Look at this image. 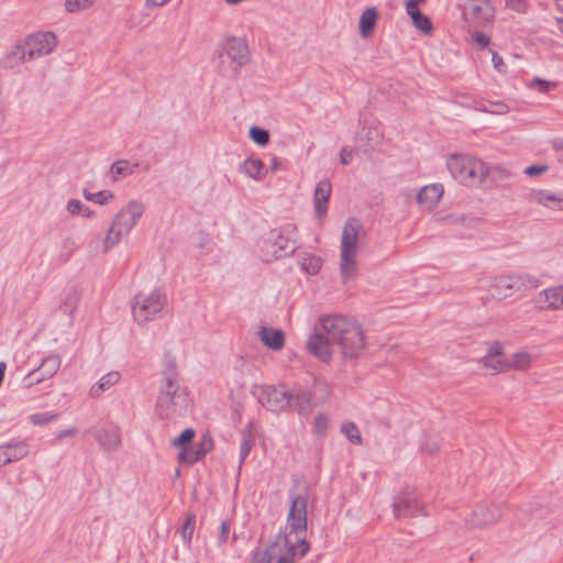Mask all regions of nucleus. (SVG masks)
Returning <instances> with one entry per match:
<instances>
[{"label": "nucleus", "instance_id": "obj_1", "mask_svg": "<svg viewBox=\"0 0 563 563\" xmlns=\"http://www.w3.org/2000/svg\"><path fill=\"white\" fill-rule=\"evenodd\" d=\"M334 344L340 346L343 357L355 358L365 347L364 332L355 321L343 316L321 317L307 341V347L320 361L329 362L332 356L331 345Z\"/></svg>", "mask_w": 563, "mask_h": 563}, {"label": "nucleus", "instance_id": "obj_2", "mask_svg": "<svg viewBox=\"0 0 563 563\" xmlns=\"http://www.w3.org/2000/svg\"><path fill=\"white\" fill-rule=\"evenodd\" d=\"M289 500L286 532L278 533L268 547L254 550L250 563H294L295 558H302L309 551L310 544L306 539L292 541L289 537L307 530L308 494L290 492Z\"/></svg>", "mask_w": 563, "mask_h": 563}, {"label": "nucleus", "instance_id": "obj_3", "mask_svg": "<svg viewBox=\"0 0 563 563\" xmlns=\"http://www.w3.org/2000/svg\"><path fill=\"white\" fill-rule=\"evenodd\" d=\"M364 236L365 230L360 220L351 218L345 222L340 245V274L344 283L357 274V249Z\"/></svg>", "mask_w": 563, "mask_h": 563}, {"label": "nucleus", "instance_id": "obj_4", "mask_svg": "<svg viewBox=\"0 0 563 563\" xmlns=\"http://www.w3.org/2000/svg\"><path fill=\"white\" fill-rule=\"evenodd\" d=\"M446 165L452 177L467 187H479L489 175L487 164L471 155L452 154Z\"/></svg>", "mask_w": 563, "mask_h": 563}, {"label": "nucleus", "instance_id": "obj_5", "mask_svg": "<svg viewBox=\"0 0 563 563\" xmlns=\"http://www.w3.org/2000/svg\"><path fill=\"white\" fill-rule=\"evenodd\" d=\"M190 399L185 389L176 383V374L169 372L165 375V385L161 388L156 402V412L162 419L183 416L189 407Z\"/></svg>", "mask_w": 563, "mask_h": 563}, {"label": "nucleus", "instance_id": "obj_6", "mask_svg": "<svg viewBox=\"0 0 563 563\" xmlns=\"http://www.w3.org/2000/svg\"><path fill=\"white\" fill-rule=\"evenodd\" d=\"M58 43L53 32H37L29 35L23 44L15 45L7 55L8 63H23L51 54Z\"/></svg>", "mask_w": 563, "mask_h": 563}, {"label": "nucleus", "instance_id": "obj_7", "mask_svg": "<svg viewBox=\"0 0 563 563\" xmlns=\"http://www.w3.org/2000/svg\"><path fill=\"white\" fill-rule=\"evenodd\" d=\"M250 62L246 42L239 37H229L219 52V69L223 76L236 78L240 69Z\"/></svg>", "mask_w": 563, "mask_h": 563}, {"label": "nucleus", "instance_id": "obj_8", "mask_svg": "<svg viewBox=\"0 0 563 563\" xmlns=\"http://www.w3.org/2000/svg\"><path fill=\"white\" fill-rule=\"evenodd\" d=\"M167 303L166 295L161 289L150 292H139L132 300L133 319L139 324H144L161 316Z\"/></svg>", "mask_w": 563, "mask_h": 563}, {"label": "nucleus", "instance_id": "obj_9", "mask_svg": "<svg viewBox=\"0 0 563 563\" xmlns=\"http://www.w3.org/2000/svg\"><path fill=\"white\" fill-rule=\"evenodd\" d=\"M253 394L269 411L279 412L289 409V390L284 385L256 386Z\"/></svg>", "mask_w": 563, "mask_h": 563}, {"label": "nucleus", "instance_id": "obj_10", "mask_svg": "<svg viewBox=\"0 0 563 563\" xmlns=\"http://www.w3.org/2000/svg\"><path fill=\"white\" fill-rule=\"evenodd\" d=\"M464 20L475 26H485L494 18V8L489 0H470L463 8Z\"/></svg>", "mask_w": 563, "mask_h": 563}, {"label": "nucleus", "instance_id": "obj_11", "mask_svg": "<svg viewBox=\"0 0 563 563\" xmlns=\"http://www.w3.org/2000/svg\"><path fill=\"white\" fill-rule=\"evenodd\" d=\"M271 233L280 258L292 255L298 249L297 227L295 224L287 223L272 230Z\"/></svg>", "mask_w": 563, "mask_h": 563}, {"label": "nucleus", "instance_id": "obj_12", "mask_svg": "<svg viewBox=\"0 0 563 563\" xmlns=\"http://www.w3.org/2000/svg\"><path fill=\"white\" fill-rule=\"evenodd\" d=\"M393 510L397 519L411 518L423 511V505L415 492L406 490L395 497Z\"/></svg>", "mask_w": 563, "mask_h": 563}, {"label": "nucleus", "instance_id": "obj_13", "mask_svg": "<svg viewBox=\"0 0 563 563\" xmlns=\"http://www.w3.org/2000/svg\"><path fill=\"white\" fill-rule=\"evenodd\" d=\"M93 437L103 451H117L121 444V429L113 422H103L95 427Z\"/></svg>", "mask_w": 563, "mask_h": 563}, {"label": "nucleus", "instance_id": "obj_14", "mask_svg": "<svg viewBox=\"0 0 563 563\" xmlns=\"http://www.w3.org/2000/svg\"><path fill=\"white\" fill-rule=\"evenodd\" d=\"M144 212V206L139 201H131L122 208L112 221L125 235L136 225Z\"/></svg>", "mask_w": 563, "mask_h": 563}, {"label": "nucleus", "instance_id": "obj_15", "mask_svg": "<svg viewBox=\"0 0 563 563\" xmlns=\"http://www.w3.org/2000/svg\"><path fill=\"white\" fill-rule=\"evenodd\" d=\"M536 303L543 311L563 310V284L542 289L536 297Z\"/></svg>", "mask_w": 563, "mask_h": 563}, {"label": "nucleus", "instance_id": "obj_16", "mask_svg": "<svg viewBox=\"0 0 563 563\" xmlns=\"http://www.w3.org/2000/svg\"><path fill=\"white\" fill-rule=\"evenodd\" d=\"M501 517L500 508L495 505H478L467 519L472 528H484L495 523Z\"/></svg>", "mask_w": 563, "mask_h": 563}, {"label": "nucleus", "instance_id": "obj_17", "mask_svg": "<svg viewBox=\"0 0 563 563\" xmlns=\"http://www.w3.org/2000/svg\"><path fill=\"white\" fill-rule=\"evenodd\" d=\"M317 405L318 401L309 389L303 387L289 389V408L295 409L299 415L309 413Z\"/></svg>", "mask_w": 563, "mask_h": 563}, {"label": "nucleus", "instance_id": "obj_18", "mask_svg": "<svg viewBox=\"0 0 563 563\" xmlns=\"http://www.w3.org/2000/svg\"><path fill=\"white\" fill-rule=\"evenodd\" d=\"M30 453V446L24 440H13L0 445V467L20 461Z\"/></svg>", "mask_w": 563, "mask_h": 563}, {"label": "nucleus", "instance_id": "obj_19", "mask_svg": "<svg viewBox=\"0 0 563 563\" xmlns=\"http://www.w3.org/2000/svg\"><path fill=\"white\" fill-rule=\"evenodd\" d=\"M528 199L547 209L563 211V192H553L547 189H533L528 194Z\"/></svg>", "mask_w": 563, "mask_h": 563}, {"label": "nucleus", "instance_id": "obj_20", "mask_svg": "<svg viewBox=\"0 0 563 563\" xmlns=\"http://www.w3.org/2000/svg\"><path fill=\"white\" fill-rule=\"evenodd\" d=\"M332 192V186L330 180L323 179L320 180L313 194V208L316 216L321 219L325 216L328 210V202Z\"/></svg>", "mask_w": 563, "mask_h": 563}, {"label": "nucleus", "instance_id": "obj_21", "mask_svg": "<svg viewBox=\"0 0 563 563\" xmlns=\"http://www.w3.org/2000/svg\"><path fill=\"white\" fill-rule=\"evenodd\" d=\"M443 194H444L443 185L430 184V185L423 186L419 190V192L417 195V202L423 207L431 209V208H434L439 203Z\"/></svg>", "mask_w": 563, "mask_h": 563}, {"label": "nucleus", "instance_id": "obj_22", "mask_svg": "<svg viewBox=\"0 0 563 563\" xmlns=\"http://www.w3.org/2000/svg\"><path fill=\"white\" fill-rule=\"evenodd\" d=\"M488 292L497 300H503L515 294L514 284L510 275H499L493 278Z\"/></svg>", "mask_w": 563, "mask_h": 563}, {"label": "nucleus", "instance_id": "obj_23", "mask_svg": "<svg viewBox=\"0 0 563 563\" xmlns=\"http://www.w3.org/2000/svg\"><path fill=\"white\" fill-rule=\"evenodd\" d=\"M258 335L261 342L272 350L278 351L285 345V334L279 329L263 327Z\"/></svg>", "mask_w": 563, "mask_h": 563}, {"label": "nucleus", "instance_id": "obj_24", "mask_svg": "<svg viewBox=\"0 0 563 563\" xmlns=\"http://www.w3.org/2000/svg\"><path fill=\"white\" fill-rule=\"evenodd\" d=\"M510 279L514 284L515 292L534 289L541 285L538 276L525 272L510 274Z\"/></svg>", "mask_w": 563, "mask_h": 563}, {"label": "nucleus", "instance_id": "obj_25", "mask_svg": "<svg viewBox=\"0 0 563 563\" xmlns=\"http://www.w3.org/2000/svg\"><path fill=\"white\" fill-rule=\"evenodd\" d=\"M60 364V357L56 354H52L45 357L40 366L35 368L36 372H40V376H36L35 383H41L53 377L59 369Z\"/></svg>", "mask_w": 563, "mask_h": 563}, {"label": "nucleus", "instance_id": "obj_26", "mask_svg": "<svg viewBox=\"0 0 563 563\" xmlns=\"http://www.w3.org/2000/svg\"><path fill=\"white\" fill-rule=\"evenodd\" d=\"M378 20V11L375 7L366 8L360 18L358 30L362 37L366 38L372 35L376 22Z\"/></svg>", "mask_w": 563, "mask_h": 563}, {"label": "nucleus", "instance_id": "obj_27", "mask_svg": "<svg viewBox=\"0 0 563 563\" xmlns=\"http://www.w3.org/2000/svg\"><path fill=\"white\" fill-rule=\"evenodd\" d=\"M241 170L250 178L263 180L266 174L263 162L258 158H247L241 164Z\"/></svg>", "mask_w": 563, "mask_h": 563}, {"label": "nucleus", "instance_id": "obj_28", "mask_svg": "<svg viewBox=\"0 0 563 563\" xmlns=\"http://www.w3.org/2000/svg\"><path fill=\"white\" fill-rule=\"evenodd\" d=\"M137 167L139 163L131 164L126 159H119L110 167L111 178L113 181H117L120 177H128L132 175Z\"/></svg>", "mask_w": 563, "mask_h": 563}, {"label": "nucleus", "instance_id": "obj_29", "mask_svg": "<svg viewBox=\"0 0 563 563\" xmlns=\"http://www.w3.org/2000/svg\"><path fill=\"white\" fill-rule=\"evenodd\" d=\"M260 252L261 257L264 262L271 263L273 261L279 260V254L276 249L275 241L272 236V233L269 232L267 238H264L260 243Z\"/></svg>", "mask_w": 563, "mask_h": 563}, {"label": "nucleus", "instance_id": "obj_30", "mask_svg": "<svg viewBox=\"0 0 563 563\" xmlns=\"http://www.w3.org/2000/svg\"><path fill=\"white\" fill-rule=\"evenodd\" d=\"M120 380L119 372H110L103 375L97 385L90 388L91 397H99L104 390L109 389L111 386L115 385Z\"/></svg>", "mask_w": 563, "mask_h": 563}, {"label": "nucleus", "instance_id": "obj_31", "mask_svg": "<svg viewBox=\"0 0 563 563\" xmlns=\"http://www.w3.org/2000/svg\"><path fill=\"white\" fill-rule=\"evenodd\" d=\"M252 428H253L252 422H249V424L242 431V434H241L240 466L243 464L245 459L249 456V454L254 445V442H255Z\"/></svg>", "mask_w": 563, "mask_h": 563}, {"label": "nucleus", "instance_id": "obj_32", "mask_svg": "<svg viewBox=\"0 0 563 563\" xmlns=\"http://www.w3.org/2000/svg\"><path fill=\"white\" fill-rule=\"evenodd\" d=\"M532 356L526 351L516 352L509 361H507V368L516 371H526L531 366Z\"/></svg>", "mask_w": 563, "mask_h": 563}, {"label": "nucleus", "instance_id": "obj_33", "mask_svg": "<svg viewBox=\"0 0 563 563\" xmlns=\"http://www.w3.org/2000/svg\"><path fill=\"white\" fill-rule=\"evenodd\" d=\"M484 368L488 369L492 375L507 372V360L505 357H497L484 355L481 360Z\"/></svg>", "mask_w": 563, "mask_h": 563}, {"label": "nucleus", "instance_id": "obj_34", "mask_svg": "<svg viewBox=\"0 0 563 563\" xmlns=\"http://www.w3.org/2000/svg\"><path fill=\"white\" fill-rule=\"evenodd\" d=\"M322 266V260L314 254H307L301 258L300 267L309 275H316Z\"/></svg>", "mask_w": 563, "mask_h": 563}, {"label": "nucleus", "instance_id": "obj_35", "mask_svg": "<svg viewBox=\"0 0 563 563\" xmlns=\"http://www.w3.org/2000/svg\"><path fill=\"white\" fill-rule=\"evenodd\" d=\"M125 234L121 232L114 224H111L104 240H103V252L107 253L112 247L118 245Z\"/></svg>", "mask_w": 563, "mask_h": 563}, {"label": "nucleus", "instance_id": "obj_36", "mask_svg": "<svg viewBox=\"0 0 563 563\" xmlns=\"http://www.w3.org/2000/svg\"><path fill=\"white\" fill-rule=\"evenodd\" d=\"M77 250V244L75 240L70 236H67L60 242V252L58 258L60 262L66 263L70 260L74 253Z\"/></svg>", "mask_w": 563, "mask_h": 563}, {"label": "nucleus", "instance_id": "obj_37", "mask_svg": "<svg viewBox=\"0 0 563 563\" xmlns=\"http://www.w3.org/2000/svg\"><path fill=\"white\" fill-rule=\"evenodd\" d=\"M341 432L346 437V439L356 445L362 444V437L357 426L354 422H345L341 427Z\"/></svg>", "mask_w": 563, "mask_h": 563}, {"label": "nucleus", "instance_id": "obj_38", "mask_svg": "<svg viewBox=\"0 0 563 563\" xmlns=\"http://www.w3.org/2000/svg\"><path fill=\"white\" fill-rule=\"evenodd\" d=\"M96 0H65V10L68 13H76L92 8Z\"/></svg>", "mask_w": 563, "mask_h": 563}, {"label": "nucleus", "instance_id": "obj_39", "mask_svg": "<svg viewBox=\"0 0 563 563\" xmlns=\"http://www.w3.org/2000/svg\"><path fill=\"white\" fill-rule=\"evenodd\" d=\"M412 23L415 27L422 33H430L432 31V23L430 19L421 12H416L413 16H411Z\"/></svg>", "mask_w": 563, "mask_h": 563}, {"label": "nucleus", "instance_id": "obj_40", "mask_svg": "<svg viewBox=\"0 0 563 563\" xmlns=\"http://www.w3.org/2000/svg\"><path fill=\"white\" fill-rule=\"evenodd\" d=\"M84 197L89 201H93L99 205H104L113 197V194L109 190H100L98 192H90L87 189H85Z\"/></svg>", "mask_w": 563, "mask_h": 563}, {"label": "nucleus", "instance_id": "obj_41", "mask_svg": "<svg viewBox=\"0 0 563 563\" xmlns=\"http://www.w3.org/2000/svg\"><path fill=\"white\" fill-rule=\"evenodd\" d=\"M250 137L252 139L253 142L261 146H264L269 142L268 131L261 129L258 126H252L250 129Z\"/></svg>", "mask_w": 563, "mask_h": 563}, {"label": "nucleus", "instance_id": "obj_42", "mask_svg": "<svg viewBox=\"0 0 563 563\" xmlns=\"http://www.w3.org/2000/svg\"><path fill=\"white\" fill-rule=\"evenodd\" d=\"M58 417L55 412H42V413H34L29 417V420L34 426H44L47 424L54 420H56Z\"/></svg>", "mask_w": 563, "mask_h": 563}, {"label": "nucleus", "instance_id": "obj_43", "mask_svg": "<svg viewBox=\"0 0 563 563\" xmlns=\"http://www.w3.org/2000/svg\"><path fill=\"white\" fill-rule=\"evenodd\" d=\"M529 88H534L542 93L549 92L551 89L556 87V84L553 81H548L541 78H533L531 81L527 84Z\"/></svg>", "mask_w": 563, "mask_h": 563}, {"label": "nucleus", "instance_id": "obj_44", "mask_svg": "<svg viewBox=\"0 0 563 563\" xmlns=\"http://www.w3.org/2000/svg\"><path fill=\"white\" fill-rule=\"evenodd\" d=\"M196 516L194 514L188 515L183 529L181 536L186 542H190L195 531Z\"/></svg>", "mask_w": 563, "mask_h": 563}, {"label": "nucleus", "instance_id": "obj_45", "mask_svg": "<svg viewBox=\"0 0 563 563\" xmlns=\"http://www.w3.org/2000/svg\"><path fill=\"white\" fill-rule=\"evenodd\" d=\"M195 437V430L191 428L185 429L179 437L172 441V445L175 448H186V444L190 443Z\"/></svg>", "mask_w": 563, "mask_h": 563}, {"label": "nucleus", "instance_id": "obj_46", "mask_svg": "<svg viewBox=\"0 0 563 563\" xmlns=\"http://www.w3.org/2000/svg\"><path fill=\"white\" fill-rule=\"evenodd\" d=\"M179 460L186 464H194L201 459L198 455L197 451H195V449L192 446V448H183V450L179 452Z\"/></svg>", "mask_w": 563, "mask_h": 563}, {"label": "nucleus", "instance_id": "obj_47", "mask_svg": "<svg viewBox=\"0 0 563 563\" xmlns=\"http://www.w3.org/2000/svg\"><path fill=\"white\" fill-rule=\"evenodd\" d=\"M213 442L210 437L203 435L198 444L194 446L200 459H202L209 451H211Z\"/></svg>", "mask_w": 563, "mask_h": 563}, {"label": "nucleus", "instance_id": "obj_48", "mask_svg": "<svg viewBox=\"0 0 563 563\" xmlns=\"http://www.w3.org/2000/svg\"><path fill=\"white\" fill-rule=\"evenodd\" d=\"M329 419L327 416L320 413L314 418V429L317 433H323L328 429Z\"/></svg>", "mask_w": 563, "mask_h": 563}, {"label": "nucleus", "instance_id": "obj_49", "mask_svg": "<svg viewBox=\"0 0 563 563\" xmlns=\"http://www.w3.org/2000/svg\"><path fill=\"white\" fill-rule=\"evenodd\" d=\"M492 63H493L494 68L498 73H500V74L507 73V65L505 64L503 57L497 52H493Z\"/></svg>", "mask_w": 563, "mask_h": 563}, {"label": "nucleus", "instance_id": "obj_50", "mask_svg": "<svg viewBox=\"0 0 563 563\" xmlns=\"http://www.w3.org/2000/svg\"><path fill=\"white\" fill-rule=\"evenodd\" d=\"M82 206H84V203L80 200L70 199L67 202L66 209L70 214L76 216V214H80L82 212Z\"/></svg>", "mask_w": 563, "mask_h": 563}, {"label": "nucleus", "instance_id": "obj_51", "mask_svg": "<svg viewBox=\"0 0 563 563\" xmlns=\"http://www.w3.org/2000/svg\"><path fill=\"white\" fill-rule=\"evenodd\" d=\"M78 299H79V297H78L77 291L76 290H70L66 295L64 305H65V307H67V309L69 311H73L76 308Z\"/></svg>", "mask_w": 563, "mask_h": 563}, {"label": "nucleus", "instance_id": "obj_52", "mask_svg": "<svg viewBox=\"0 0 563 563\" xmlns=\"http://www.w3.org/2000/svg\"><path fill=\"white\" fill-rule=\"evenodd\" d=\"M547 170H548L547 165H531L525 169V174L527 176L532 177V176L541 175V174L545 173Z\"/></svg>", "mask_w": 563, "mask_h": 563}, {"label": "nucleus", "instance_id": "obj_53", "mask_svg": "<svg viewBox=\"0 0 563 563\" xmlns=\"http://www.w3.org/2000/svg\"><path fill=\"white\" fill-rule=\"evenodd\" d=\"M229 531H230V525L227 520H223L221 522L220 536L218 539L219 545H223L224 543H227L228 538H229Z\"/></svg>", "mask_w": 563, "mask_h": 563}, {"label": "nucleus", "instance_id": "obj_54", "mask_svg": "<svg viewBox=\"0 0 563 563\" xmlns=\"http://www.w3.org/2000/svg\"><path fill=\"white\" fill-rule=\"evenodd\" d=\"M353 159V150L344 146L340 152V163L342 165H349Z\"/></svg>", "mask_w": 563, "mask_h": 563}, {"label": "nucleus", "instance_id": "obj_55", "mask_svg": "<svg viewBox=\"0 0 563 563\" xmlns=\"http://www.w3.org/2000/svg\"><path fill=\"white\" fill-rule=\"evenodd\" d=\"M485 355H488V356H497V357H505L504 355V350H503V346L499 342H494L487 353Z\"/></svg>", "mask_w": 563, "mask_h": 563}, {"label": "nucleus", "instance_id": "obj_56", "mask_svg": "<svg viewBox=\"0 0 563 563\" xmlns=\"http://www.w3.org/2000/svg\"><path fill=\"white\" fill-rule=\"evenodd\" d=\"M506 4L514 11L523 12L526 8L525 0H507Z\"/></svg>", "mask_w": 563, "mask_h": 563}, {"label": "nucleus", "instance_id": "obj_57", "mask_svg": "<svg viewBox=\"0 0 563 563\" xmlns=\"http://www.w3.org/2000/svg\"><path fill=\"white\" fill-rule=\"evenodd\" d=\"M475 43L481 47L485 48L489 44V37L482 32H477L474 35Z\"/></svg>", "mask_w": 563, "mask_h": 563}, {"label": "nucleus", "instance_id": "obj_58", "mask_svg": "<svg viewBox=\"0 0 563 563\" xmlns=\"http://www.w3.org/2000/svg\"><path fill=\"white\" fill-rule=\"evenodd\" d=\"M421 449L423 452L428 454H433L439 450V444L437 441H429L427 440L422 445Z\"/></svg>", "mask_w": 563, "mask_h": 563}, {"label": "nucleus", "instance_id": "obj_59", "mask_svg": "<svg viewBox=\"0 0 563 563\" xmlns=\"http://www.w3.org/2000/svg\"><path fill=\"white\" fill-rule=\"evenodd\" d=\"M37 372L35 369L31 371L26 376H24L23 380H22V384H23V387L24 388H30L32 387L33 385H35V374Z\"/></svg>", "mask_w": 563, "mask_h": 563}, {"label": "nucleus", "instance_id": "obj_60", "mask_svg": "<svg viewBox=\"0 0 563 563\" xmlns=\"http://www.w3.org/2000/svg\"><path fill=\"white\" fill-rule=\"evenodd\" d=\"M77 434V429L76 428H68V429H65V430H62L57 433L56 438L58 440H62L63 438L65 437H74Z\"/></svg>", "mask_w": 563, "mask_h": 563}, {"label": "nucleus", "instance_id": "obj_61", "mask_svg": "<svg viewBox=\"0 0 563 563\" xmlns=\"http://www.w3.org/2000/svg\"><path fill=\"white\" fill-rule=\"evenodd\" d=\"M406 12L411 18L416 12H420L418 5L413 4V1H406Z\"/></svg>", "mask_w": 563, "mask_h": 563}, {"label": "nucleus", "instance_id": "obj_62", "mask_svg": "<svg viewBox=\"0 0 563 563\" xmlns=\"http://www.w3.org/2000/svg\"><path fill=\"white\" fill-rule=\"evenodd\" d=\"M169 0H146L145 5L146 8H156V7H163L166 4Z\"/></svg>", "mask_w": 563, "mask_h": 563}, {"label": "nucleus", "instance_id": "obj_63", "mask_svg": "<svg viewBox=\"0 0 563 563\" xmlns=\"http://www.w3.org/2000/svg\"><path fill=\"white\" fill-rule=\"evenodd\" d=\"M280 168H283V167H282V165H280V163H279V159H278L277 157H273V158L271 159L269 170H271L272 173H275V172H277V170H278V169H280Z\"/></svg>", "mask_w": 563, "mask_h": 563}, {"label": "nucleus", "instance_id": "obj_64", "mask_svg": "<svg viewBox=\"0 0 563 563\" xmlns=\"http://www.w3.org/2000/svg\"><path fill=\"white\" fill-rule=\"evenodd\" d=\"M80 214H82L86 218H90V217H92L93 212L88 207H86L84 205L82 206V212Z\"/></svg>", "mask_w": 563, "mask_h": 563}]
</instances>
